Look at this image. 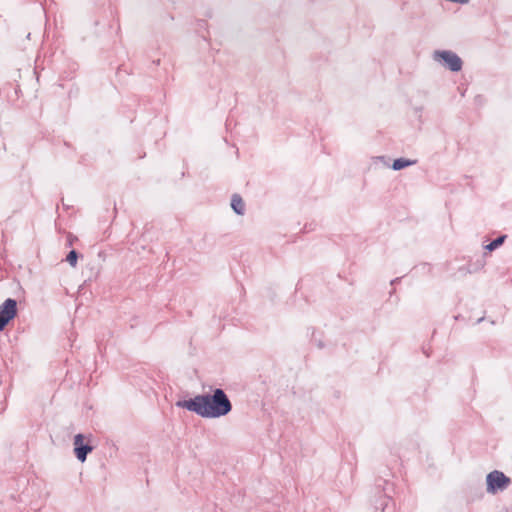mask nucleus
<instances>
[{"mask_svg":"<svg viewBox=\"0 0 512 512\" xmlns=\"http://www.w3.org/2000/svg\"><path fill=\"white\" fill-rule=\"evenodd\" d=\"M389 501H390V497H388V496H385V497L381 498L379 506H376V508L380 507L381 510L384 511L386 509Z\"/></svg>","mask_w":512,"mask_h":512,"instance_id":"11","label":"nucleus"},{"mask_svg":"<svg viewBox=\"0 0 512 512\" xmlns=\"http://www.w3.org/2000/svg\"><path fill=\"white\" fill-rule=\"evenodd\" d=\"M84 435L82 434H77L74 436V441H73V445H74V449H76V447H80L84 444Z\"/></svg>","mask_w":512,"mask_h":512,"instance_id":"10","label":"nucleus"},{"mask_svg":"<svg viewBox=\"0 0 512 512\" xmlns=\"http://www.w3.org/2000/svg\"><path fill=\"white\" fill-rule=\"evenodd\" d=\"M77 260H78V253L77 251L75 250H71L67 257H66V261L72 266V267H76L77 265Z\"/></svg>","mask_w":512,"mask_h":512,"instance_id":"9","label":"nucleus"},{"mask_svg":"<svg viewBox=\"0 0 512 512\" xmlns=\"http://www.w3.org/2000/svg\"><path fill=\"white\" fill-rule=\"evenodd\" d=\"M92 450H93V447L90 444L84 443L82 446L76 447V449H74V453H75L77 459L83 463L86 461L88 453H90Z\"/></svg>","mask_w":512,"mask_h":512,"instance_id":"6","label":"nucleus"},{"mask_svg":"<svg viewBox=\"0 0 512 512\" xmlns=\"http://www.w3.org/2000/svg\"><path fill=\"white\" fill-rule=\"evenodd\" d=\"M176 406L194 412L202 418H220L232 410V403L221 388H216L212 394H201L192 399L179 400Z\"/></svg>","mask_w":512,"mask_h":512,"instance_id":"1","label":"nucleus"},{"mask_svg":"<svg viewBox=\"0 0 512 512\" xmlns=\"http://www.w3.org/2000/svg\"><path fill=\"white\" fill-rule=\"evenodd\" d=\"M504 239H505V236H500V237L496 238L495 240H493L492 242H490L488 245H486L485 248L488 251H493L496 248H498L500 245H502V243L504 242Z\"/></svg>","mask_w":512,"mask_h":512,"instance_id":"8","label":"nucleus"},{"mask_svg":"<svg viewBox=\"0 0 512 512\" xmlns=\"http://www.w3.org/2000/svg\"><path fill=\"white\" fill-rule=\"evenodd\" d=\"M487 492L489 494H496L499 491H504L511 483L509 477L499 470L490 472L486 477Z\"/></svg>","mask_w":512,"mask_h":512,"instance_id":"2","label":"nucleus"},{"mask_svg":"<svg viewBox=\"0 0 512 512\" xmlns=\"http://www.w3.org/2000/svg\"><path fill=\"white\" fill-rule=\"evenodd\" d=\"M433 59L437 62L443 63V65L452 72H458L462 69V60L453 51L437 50L433 54Z\"/></svg>","mask_w":512,"mask_h":512,"instance_id":"3","label":"nucleus"},{"mask_svg":"<svg viewBox=\"0 0 512 512\" xmlns=\"http://www.w3.org/2000/svg\"><path fill=\"white\" fill-rule=\"evenodd\" d=\"M17 314V302L12 298L6 299L0 305V331L4 330L6 325L16 316Z\"/></svg>","mask_w":512,"mask_h":512,"instance_id":"4","label":"nucleus"},{"mask_svg":"<svg viewBox=\"0 0 512 512\" xmlns=\"http://www.w3.org/2000/svg\"><path fill=\"white\" fill-rule=\"evenodd\" d=\"M231 207L234 210V212L238 215H243L245 212V204L242 198L234 194L231 199Z\"/></svg>","mask_w":512,"mask_h":512,"instance_id":"5","label":"nucleus"},{"mask_svg":"<svg viewBox=\"0 0 512 512\" xmlns=\"http://www.w3.org/2000/svg\"><path fill=\"white\" fill-rule=\"evenodd\" d=\"M414 163H415V161H412V160H408L405 158H398V159L394 160V162L392 164V169L398 171V170H401L408 166H411Z\"/></svg>","mask_w":512,"mask_h":512,"instance_id":"7","label":"nucleus"}]
</instances>
